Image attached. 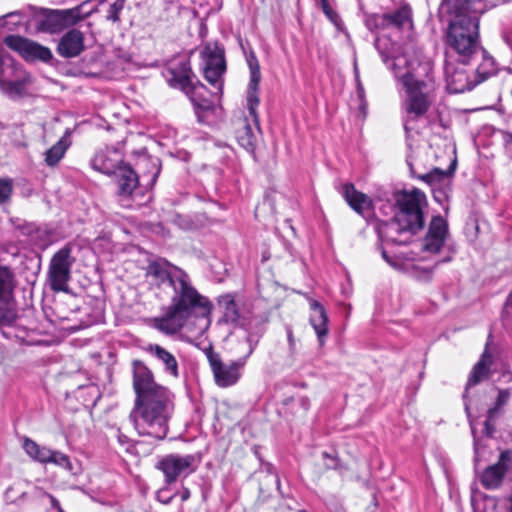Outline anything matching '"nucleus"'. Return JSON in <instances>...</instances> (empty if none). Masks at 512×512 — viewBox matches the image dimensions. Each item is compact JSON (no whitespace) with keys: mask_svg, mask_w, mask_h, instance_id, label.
Instances as JSON below:
<instances>
[{"mask_svg":"<svg viewBox=\"0 0 512 512\" xmlns=\"http://www.w3.org/2000/svg\"><path fill=\"white\" fill-rule=\"evenodd\" d=\"M264 334V328H260L256 331H249L246 336V342L248 344V351L245 356L242 358H246V360L250 357V355L254 352L257 347L262 335Z\"/></svg>","mask_w":512,"mask_h":512,"instance_id":"nucleus-45","label":"nucleus"},{"mask_svg":"<svg viewBox=\"0 0 512 512\" xmlns=\"http://www.w3.org/2000/svg\"><path fill=\"white\" fill-rule=\"evenodd\" d=\"M146 350L163 364L166 373L179 377L178 362L173 354L158 344H150Z\"/></svg>","mask_w":512,"mask_h":512,"instance_id":"nucleus-28","label":"nucleus"},{"mask_svg":"<svg viewBox=\"0 0 512 512\" xmlns=\"http://www.w3.org/2000/svg\"><path fill=\"white\" fill-rule=\"evenodd\" d=\"M256 474L259 482V495L256 504L260 506L268 501L274 488L280 490V478L274 466L269 462H262Z\"/></svg>","mask_w":512,"mask_h":512,"instance_id":"nucleus-20","label":"nucleus"},{"mask_svg":"<svg viewBox=\"0 0 512 512\" xmlns=\"http://www.w3.org/2000/svg\"><path fill=\"white\" fill-rule=\"evenodd\" d=\"M468 0H443L441 9H446L450 14H454L458 17H463V13L466 10Z\"/></svg>","mask_w":512,"mask_h":512,"instance_id":"nucleus-41","label":"nucleus"},{"mask_svg":"<svg viewBox=\"0 0 512 512\" xmlns=\"http://www.w3.org/2000/svg\"><path fill=\"white\" fill-rule=\"evenodd\" d=\"M323 458L327 459L328 461L325 463V466L329 469H336L338 467V459L329 454L328 452L322 453Z\"/></svg>","mask_w":512,"mask_h":512,"instance_id":"nucleus-52","label":"nucleus"},{"mask_svg":"<svg viewBox=\"0 0 512 512\" xmlns=\"http://www.w3.org/2000/svg\"><path fill=\"white\" fill-rule=\"evenodd\" d=\"M171 222L182 230H194L198 227L197 222L190 215L176 213L172 215Z\"/></svg>","mask_w":512,"mask_h":512,"instance_id":"nucleus-42","label":"nucleus"},{"mask_svg":"<svg viewBox=\"0 0 512 512\" xmlns=\"http://www.w3.org/2000/svg\"><path fill=\"white\" fill-rule=\"evenodd\" d=\"M448 223L440 215L433 216L428 227L427 234L423 239V251L437 253L444 245L448 236Z\"/></svg>","mask_w":512,"mask_h":512,"instance_id":"nucleus-18","label":"nucleus"},{"mask_svg":"<svg viewBox=\"0 0 512 512\" xmlns=\"http://www.w3.org/2000/svg\"><path fill=\"white\" fill-rule=\"evenodd\" d=\"M23 449L26 454L34 461L41 464H54L68 471H72L73 466L68 455L52 450L46 446H41L30 438H25Z\"/></svg>","mask_w":512,"mask_h":512,"instance_id":"nucleus-15","label":"nucleus"},{"mask_svg":"<svg viewBox=\"0 0 512 512\" xmlns=\"http://www.w3.org/2000/svg\"><path fill=\"white\" fill-rule=\"evenodd\" d=\"M166 78L171 87L183 91L195 80L196 76L191 69L190 61L188 59H181L170 64L166 71Z\"/></svg>","mask_w":512,"mask_h":512,"instance_id":"nucleus-22","label":"nucleus"},{"mask_svg":"<svg viewBox=\"0 0 512 512\" xmlns=\"http://www.w3.org/2000/svg\"><path fill=\"white\" fill-rule=\"evenodd\" d=\"M321 8L326 17L337 27L339 28L342 24L341 17L338 13L329 5L328 0L320 1Z\"/></svg>","mask_w":512,"mask_h":512,"instance_id":"nucleus-47","label":"nucleus"},{"mask_svg":"<svg viewBox=\"0 0 512 512\" xmlns=\"http://www.w3.org/2000/svg\"><path fill=\"white\" fill-rule=\"evenodd\" d=\"M17 285L14 269L0 262V300L14 299V290Z\"/></svg>","mask_w":512,"mask_h":512,"instance_id":"nucleus-29","label":"nucleus"},{"mask_svg":"<svg viewBox=\"0 0 512 512\" xmlns=\"http://www.w3.org/2000/svg\"><path fill=\"white\" fill-rule=\"evenodd\" d=\"M364 22L366 27L370 31H376V30H385V24L383 19V14H368L365 13Z\"/></svg>","mask_w":512,"mask_h":512,"instance_id":"nucleus-44","label":"nucleus"},{"mask_svg":"<svg viewBox=\"0 0 512 512\" xmlns=\"http://www.w3.org/2000/svg\"><path fill=\"white\" fill-rule=\"evenodd\" d=\"M166 492L165 489H161L157 492V499L164 503V504H169L173 498V496H168V497H165L164 493Z\"/></svg>","mask_w":512,"mask_h":512,"instance_id":"nucleus-56","label":"nucleus"},{"mask_svg":"<svg viewBox=\"0 0 512 512\" xmlns=\"http://www.w3.org/2000/svg\"><path fill=\"white\" fill-rule=\"evenodd\" d=\"M4 43L27 61L49 62L53 58V54L48 47L19 35L6 36Z\"/></svg>","mask_w":512,"mask_h":512,"instance_id":"nucleus-14","label":"nucleus"},{"mask_svg":"<svg viewBox=\"0 0 512 512\" xmlns=\"http://www.w3.org/2000/svg\"><path fill=\"white\" fill-rule=\"evenodd\" d=\"M108 5L106 19L112 22L120 20V13L124 8L125 0H106Z\"/></svg>","mask_w":512,"mask_h":512,"instance_id":"nucleus-43","label":"nucleus"},{"mask_svg":"<svg viewBox=\"0 0 512 512\" xmlns=\"http://www.w3.org/2000/svg\"><path fill=\"white\" fill-rule=\"evenodd\" d=\"M298 403L303 408L304 411H307L310 407V400L307 397H300L298 399Z\"/></svg>","mask_w":512,"mask_h":512,"instance_id":"nucleus-57","label":"nucleus"},{"mask_svg":"<svg viewBox=\"0 0 512 512\" xmlns=\"http://www.w3.org/2000/svg\"><path fill=\"white\" fill-rule=\"evenodd\" d=\"M142 162L145 163L146 166L151 164L156 169V171H155V173L153 174V177H152L153 182H155L156 178L158 177L159 172H160V165H159L158 160H153L151 158H145V159L142 160Z\"/></svg>","mask_w":512,"mask_h":512,"instance_id":"nucleus-53","label":"nucleus"},{"mask_svg":"<svg viewBox=\"0 0 512 512\" xmlns=\"http://www.w3.org/2000/svg\"><path fill=\"white\" fill-rule=\"evenodd\" d=\"M451 173V170L443 171L439 168H434L429 173L420 175L418 177L435 188L441 186H449Z\"/></svg>","mask_w":512,"mask_h":512,"instance_id":"nucleus-36","label":"nucleus"},{"mask_svg":"<svg viewBox=\"0 0 512 512\" xmlns=\"http://www.w3.org/2000/svg\"><path fill=\"white\" fill-rule=\"evenodd\" d=\"M49 498H50L51 506L53 508H56L58 510V512H64L60 506L59 501L53 495H49Z\"/></svg>","mask_w":512,"mask_h":512,"instance_id":"nucleus-58","label":"nucleus"},{"mask_svg":"<svg viewBox=\"0 0 512 512\" xmlns=\"http://www.w3.org/2000/svg\"><path fill=\"white\" fill-rule=\"evenodd\" d=\"M35 227V223H30L26 221L19 222L15 225V228L20 231V233L24 236L32 237L33 230Z\"/></svg>","mask_w":512,"mask_h":512,"instance_id":"nucleus-51","label":"nucleus"},{"mask_svg":"<svg viewBox=\"0 0 512 512\" xmlns=\"http://www.w3.org/2000/svg\"><path fill=\"white\" fill-rule=\"evenodd\" d=\"M31 12L30 23L34 24L38 32L59 33L65 27L78 19V8L68 10H49L29 6Z\"/></svg>","mask_w":512,"mask_h":512,"instance_id":"nucleus-8","label":"nucleus"},{"mask_svg":"<svg viewBox=\"0 0 512 512\" xmlns=\"http://www.w3.org/2000/svg\"><path fill=\"white\" fill-rule=\"evenodd\" d=\"M183 92L193 104L198 121L202 122L204 113L213 109V102L209 98L210 92L197 78Z\"/></svg>","mask_w":512,"mask_h":512,"instance_id":"nucleus-19","label":"nucleus"},{"mask_svg":"<svg viewBox=\"0 0 512 512\" xmlns=\"http://www.w3.org/2000/svg\"><path fill=\"white\" fill-rule=\"evenodd\" d=\"M118 439H119V442L122 443V444L127 441V437L125 435H122V434L118 436Z\"/></svg>","mask_w":512,"mask_h":512,"instance_id":"nucleus-63","label":"nucleus"},{"mask_svg":"<svg viewBox=\"0 0 512 512\" xmlns=\"http://www.w3.org/2000/svg\"><path fill=\"white\" fill-rule=\"evenodd\" d=\"M219 305L223 307V319L227 323H237L240 319L239 306L231 295L222 296Z\"/></svg>","mask_w":512,"mask_h":512,"instance_id":"nucleus-34","label":"nucleus"},{"mask_svg":"<svg viewBox=\"0 0 512 512\" xmlns=\"http://www.w3.org/2000/svg\"><path fill=\"white\" fill-rule=\"evenodd\" d=\"M237 141L248 152L253 153L256 149L257 135L247 121L244 126L237 131Z\"/></svg>","mask_w":512,"mask_h":512,"instance_id":"nucleus-35","label":"nucleus"},{"mask_svg":"<svg viewBox=\"0 0 512 512\" xmlns=\"http://www.w3.org/2000/svg\"><path fill=\"white\" fill-rule=\"evenodd\" d=\"M356 82H357V96L359 98V101L363 102V100H365L364 87H363V85L360 82L358 73H356Z\"/></svg>","mask_w":512,"mask_h":512,"instance_id":"nucleus-55","label":"nucleus"},{"mask_svg":"<svg viewBox=\"0 0 512 512\" xmlns=\"http://www.w3.org/2000/svg\"><path fill=\"white\" fill-rule=\"evenodd\" d=\"M447 189H448V186H441V187L433 188V197H434L435 201L443 206L444 211L446 213L449 210V206L448 205L444 206V204L449 199V194H448Z\"/></svg>","mask_w":512,"mask_h":512,"instance_id":"nucleus-48","label":"nucleus"},{"mask_svg":"<svg viewBox=\"0 0 512 512\" xmlns=\"http://www.w3.org/2000/svg\"><path fill=\"white\" fill-rule=\"evenodd\" d=\"M134 406L129 420L140 436L164 440L174 404L170 390L157 383L153 372L140 360L132 362Z\"/></svg>","mask_w":512,"mask_h":512,"instance_id":"nucleus-1","label":"nucleus"},{"mask_svg":"<svg viewBox=\"0 0 512 512\" xmlns=\"http://www.w3.org/2000/svg\"><path fill=\"white\" fill-rule=\"evenodd\" d=\"M73 245L66 243L56 251L49 262L47 270V282L54 292H68L71 280L72 267L76 261L72 255Z\"/></svg>","mask_w":512,"mask_h":512,"instance_id":"nucleus-7","label":"nucleus"},{"mask_svg":"<svg viewBox=\"0 0 512 512\" xmlns=\"http://www.w3.org/2000/svg\"><path fill=\"white\" fill-rule=\"evenodd\" d=\"M124 163L120 151L115 148L100 150L91 160L92 168L106 175H113Z\"/></svg>","mask_w":512,"mask_h":512,"instance_id":"nucleus-23","label":"nucleus"},{"mask_svg":"<svg viewBox=\"0 0 512 512\" xmlns=\"http://www.w3.org/2000/svg\"><path fill=\"white\" fill-rule=\"evenodd\" d=\"M512 464V451L505 450L500 453L496 464L487 467L482 472V485L488 489L497 488L503 480L505 473Z\"/></svg>","mask_w":512,"mask_h":512,"instance_id":"nucleus-21","label":"nucleus"},{"mask_svg":"<svg viewBox=\"0 0 512 512\" xmlns=\"http://www.w3.org/2000/svg\"><path fill=\"white\" fill-rule=\"evenodd\" d=\"M398 212L389 221L377 220L374 229L380 242L408 245L412 236L424 227L425 194L419 189L403 192L397 197Z\"/></svg>","mask_w":512,"mask_h":512,"instance_id":"nucleus-4","label":"nucleus"},{"mask_svg":"<svg viewBox=\"0 0 512 512\" xmlns=\"http://www.w3.org/2000/svg\"><path fill=\"white\" fill-rule=\"evenodd\" d=\"M479 22L477 18L463 16L452 21L447 33V43L457 53L470 56L475 53Z\"/></svg>","mask_w":512,"mask_h":512,"instance_id":"nucleus-6","label":"nucleus"},{"mask_svg":"<svg viewBox=\"0 0 512 512\" xmlns=\"http://www.w3.org/2000/svg\"><path fill=\"white\" fill-rule=\"evenodd\" d=\"M29 83V76L26 72L6 82L0 88L11 97H21L26 94V85Z\"/></svg>","mask_w":512,"mask_h":512,"instance_id":"nucleus-33","label":"nucleus"},{"mask_svg":"<svg viewBox=\"0 0 512 512\" xmlns=\"http://www.w3.org/2000/svg\"><path fill=\"white\" fill-rule=\"evenodd\" d=\"M13 192V181L9 178L0 179V204L7 203Z\"/></svg>","mask_w":512,"mask_h":512,"instance_id":"nucleus-46","label":"nucleus"},{"mask_svg":"<svg viewBox=\"0 0 512 512\" xmlns=\"http://www.w3.org/2000/svg\"><path fill=\"white\" fill-rule=\"evenodd\" d=\"M309 306L311 309L310 324L313 327L320 346L325 344L329 332V318L324 306L317 300L308 298Z\"/></svg>","mask_w":512,"mask_h":512,"instance_id":"nucleus-25","label":"nucleus"},{"mask_svg":"<svg viewBox=\"0 0 512 512\" xmlns=\"http://www.w3.org/2000/svg\"><path fill=\"white\" fill-rule=\"evenodd\" d=\"M280 495L282 496L284 502L283 504L281 505V509L283 507H286L288 510H290V512H305L304 510L302 509H299L298 508V503L295 499L291 498V497H288L286 496L282 491L281 489L278 490Z\"/></svg>","mask_w":512,"mask_h":512,"instance_id":"nucleus-50","label":"nucleus"},{"mask_svg":"<svg viewBox=\"0 0 512 512\" xmlns=\"http://www.w3.org/2000/svg\"><path fill=\"white\" fill-rule=\"evenodd\" d=\"M84 49V34L76 28L68 30L57 45V53L63 58L77 57Z\"/></svg>","mask_w":512,"mask_h":512,"instance_id":"nucleus-24","label":"nucleus"},{"mask_svg":"<svg viewBox=\"0 0 512 512\" xmlns=\"http://www.w3.org/2000/svg\"><path fill=\"white\" fill-rule=\"evenodd\" d=\"M385 29L395 28L402 29L406 24L411 22L410 8L403 6L397 10L383 14Z\"/></svg>","mask_w":512,"mask_h":512,"instance_id":"nucleus-31","label":"nucleus"},{"mask_svg":"<svg viewBox=\"0 0 512 512\" xmlns=\"http://www.w3.org/2000/svg\"><path fill=\"white\" fill-rule=\"evenodd\" d=\"M186 273L163 258L149 262L146 268V276L153 278L157 285L168 282L171 287L176 284V278L181 279Z\"/></svg>","mask_w":512,"mask_h":512,"instance_id":"nucleus-17","label":"nucleus"},{"mask_svg":"<svg viewBox=\"0 0 512 512\" xmlns=\"http://www.w3.org/2000/svg\"><path fill=\"white\" fill-rule=\"evenodd\" d=\"M341 193L348 205L360 215H364L366 210L372 208V200L366 194L356 190L352 183L343 185Z\"/></svg>","mask_w":512,"mask_h":512,"instance_id":"nucleus-27","label":"nucleus"},{"mask_svg":"<svg viewBox=\"0 0 512 512\" xmlns=\"http://www.w3.org/2000/svg\"><path fill=\"white\" fill-rule=\"evenodd\" d=\"M190 498V490L188 488H183L181 493V500L186 501Z\"/></svg>","mask_w":512,"mask_h":512,"instance_id":"nucleus-60","label":"nucleus"},{"mask_svg":"<svg viewBox=\"0 0 512 512\" xmlns=\"http://www.w3.org/2000/svg\"><path fill=\"white\" fill-rule=\"evenodd\" d=\"M494 373L511 380V373L508 370L507 355L502 341L491 333L488 335L485 349L482 353V379Z\"/></svg>","mask_w":512,"mask_h":512,"instance_id":"nucleus-10","label":"nucleus"},{"mask_svg":"<svg viewBox=\"0 0 512 512\" xmlns=\"http://www.w3.org/2000/svg\"><path fill=\"white\" fill-rule=\"evenodd\" d=\"M22 14H23L22 11H14V12H10V13L6 14L4 17L10 18V17H14V16H20Z\"/></svg>","mask_w":512,"mask_h":512,"instance_id":"nucleus-61","label":"nucleus"},{"mask_svg":"<svg viewBox=\"0 0 512 512\" xmlns=\"http://www.w3.org/2000/svg\"><path fill=\"white\" fill-rule=\"evenodd\" d=\"M116 178L117 195L128 198L133 195L139 186V175L130 164L124 163L113 174Z\"/></svg>","mask_w":512,"mask_h":512,"instance_id":"nucleus-26","label":"nucleus"},{"mask_svg":"<svg viewBox=\"0 0 512 512\" xmlns=\"http://www.w3.org/2000/svg\"><path fill=\"white\" fill-rule=\"evenodd\" d=\"M510 391L490 385L485 391L486 419L484 421L485 433L492 437L497 430L499 421L505 414V408L510 400Z\"/></svg>","mask_w":512,"mask_h":512,"instance_id":"nucleus-11","label":"nucleus"},{"mask_svg":"<svg viewBox=\"0 0 512 512\" xmlns=\"http://www.w3.org/2000/svg\"><path fill=\"white\" fill-rule=\"evenodd\" d=\"M204 353L212 370L215 383L222 388L235 385L241 378V371L246 365V358H238L229 364L223 363L219 353L209 344Z\"/></svg>","mask_w":512,"mask_h":512,"instance_id":"nucleus-9","label":"nucleus"},{"mask_svg":"<svg viewBox=\"0 0 512 512\" xmlns=\"http://www.w3.org/2000/svg\"><path fill=\"white\" fill-rule=\"evenodd\" d=\"M67 134L68 133L61 137L56 144L46 151L45 163L48 166H55L65 155V152L70 145L67 140Z\"/></svg>","mask_w":512,"mask_h":512,"instance_id":"nucleus-32","label":"nucleus"},{"mask_svg":"<svg viewBox=\"0 0 512 512\" xmlns=\"http://www.w3.org/2000/svg\"><path fill=\"white\" fill-rule=\"evenodd\" d=\"M201 58L204 63V78L212 85L219 84V89H221L220 79L226 71L224 48L217 42H209L202 49Z\"/></svg>","mask_w":512,"mask_h":512,"instance_id":"nucleus-13","label":"nucleus"},{"mask_svg":"<svg viewBox=\"0 0 512 512\" xmlns=\"http://www.w3.org/2000/svg\"><path fill=\"white\" fill-rule=\"evenodd\" d=\"M17 319L14 299L0 300V327L11 326Z\"/></svg>","mask_w":512,"mask_h":512,"instance_id":"nucleus-37","label":"nucleus"},{"mask_svg":"<svg viewBox=\"0 0 512 512\" xmlns=\"http://www.w3.org/2000/svg\"><path fill=\"white\" fill-rule=\"evenodd\" d=\"M359 108L363 112V114L365 115L366 114V108H367L366 100H363V102L360 101Z\"/></svg>","mask_w":512,"mask_h":512,"instance_id":"nucleus-62","label":"nucleus"},{"mask_svg":"<svg viewBox=\"0 0 512 512\" xmlns=\"http://www.w3.org/2000/svg\"><path fill=\"white\" fill-rule=\"evenodd\" d=\"M287 339H288L290 348L292 349L295 345V339H294L293 331L291 328H287Z\"/></svg>","mask_w":512,"mask_h":512,"instance_id":"nucleus-59","label":"nucleus"},{"mask_svg":"<svg viewBox=\"0 0 512 512\" xmlns=\"http://www.w3.org/2000/svg\"><path fill=\"white\" fill-rule=\"evenodd\" d=\"M247 63L250 69V80L246 97L247 108L257 131L260 132L259 117L257 113V107L259 105L258 89L261 80L260 66L254 53L249 55Z\"/></svg>","mask_w":512,"mask_h":512,"instance_id":"nucleus-16","label":"nucleus"},{"mask_svg":"<svg viewBox=\"0 0 512 512\" xmlns=\"http://www.w3.org/2000/svg\"><path fill=\"white\" fill-rule=\"evenodd\" d=\"M480 231V223L476 211H472L466 221L464 233L470 241H476Z\"/></svg>","mask_w":512,"mask_h":512,"instance_id":"nucleus-39","label":"nucleus"},{"mask_svg":"<svg viewBox=\"0 0 512 512\" xmlns=\"http://www.w3.org/2000/svg\"><path fill=\"white\" fill-rule=\"evenodd\" d=\"M391 69L406 88L404 129L408 134L413 129L411 123L423 117L432 104L435 91L433 66L429 61L407 60L401 56L393 58Z\"/></svg>","mask_w":512,"mask_h":512,"instance_id":"nucleus-2","label":"nucleus"},{"mask_svg":"<svg viewBox=\"0 0 512 512\" xmlns=\"http://www.w3.org/2000/svg\"><path fill=\"white\" fill-rule=\"evenodd\" d=\"M379 249L381 251L382 258L391 266H396V261L387 254V251L382 246V243L379 245Z\"/></svg>","mask_w":512,"mask_h":512,"instance_id":"nucleus-54","label":"nucleus"},{"mask_svg":"<svg viewBox=\"0 0 512 512\" xmlns=\"http://www.w3.org/2000/svg\"><path fill=\"white\" fill-rule=\"evenodd\" d=\"M172 289L173 295L166 313L154 319V327L167 335H174L190 318H196L205 321L202 331L208 329L213 304L193 286L188 273L181 279L176 278Z\"/></svg>","mask_w":512,"mask_h":512,"instance_id":"nucleus-3","label":"nucleus"},{"mask_svg":"<svg viewBox=\"0 0 512 512\" xmlns=\"http://www.w3.org/2000/svg\"><path fill=\"white\" fill-rule=\"evenodd\" d=\"M198 466V460L194 455L167 454L161 457L156 463V469L160 470L165 477V483L171 485L181 476H188Z\"/></svg>","mask_w":512,"mask_h":512,"instance_id":"nucleus-12","label":"nucleus"},{"mask_svg":"<svg viewBox=\"0 0 512 512\" xmlns=\"http://www.w3.org/2000/svg\"><path fill=\"white\" fill-rule=\"evenodd\" d=\"M498 72L495 59L482 48V82Z\"/></svg>","mask_w":512,"mask_h":512,"instance_id":"nucleus-40","label":"nucleus"},{"mask_svg":"<svg viewBox=\"0 0 512 512\" xmlns=\"http://www.w3.org/2000/svg\"><path fill=\"white\" fill-rule=\"evenodd\" d=\"M52 230L47 225H36L33 230L31 241L38 246H46L51 239Z\"/></svg>","mask_w":512,"mask_h":512,"instance_id":"nucleus-38","label":"nucleus"},{"mask_svg":"<svg viewBox=\"0 0 512 512\" xmlns=\"http://www.w3.org/2000/svg\"><path fill=\"white\" fill-rule=\"evenodd\" d=\"M375 48L378 50L379 54L381 55L382 60L385 63H388V61L391 59L390 52L386 49V46L388 44V41H382L381 39L377 38L375 40Z\"/></svg>","mask_w":512,"mask_h":512,"instance_id":"nucleus-49","label":"nucleus"},{"mask_svg":"<svg viewBox=\"0 0 512 512\" xmlns=\"http://www.w3.org/2000/svg\"><path fill=\"white\" fill-rule=\"evenodd\" d=\"M25 72L9 54L0 55V87Z\"/></svg>","mask_w":512,"mask_h":512,"instance_id":"nucleus-30","label":"nucleus"},{"mask_svg":"<svg viewBox=\"0 0 512 512\" xmlns=\"http://www.w3.org/2000/svg\"><path fill=\"white\" fill-rule=\"evenodd\" d=\"M480 382V360L477 361L473 369L471 371V374L468 378V381L465 386V391L463 393V400H464V407H465V413L469 421L471 434L473 436V446H474V472H475V480L471 484V506L473 508V512H478V501H479V492H478V484H477V478H478V468H477V462H478V438H477V416L474 417L472 410L475 409L478 410V400H477V391L473 392V389L479 384Z\"/></svg>","mask_w":512,"mask_h":512,"instance_id":"nucleus-5","label":"nucleus"}]
</instances>
